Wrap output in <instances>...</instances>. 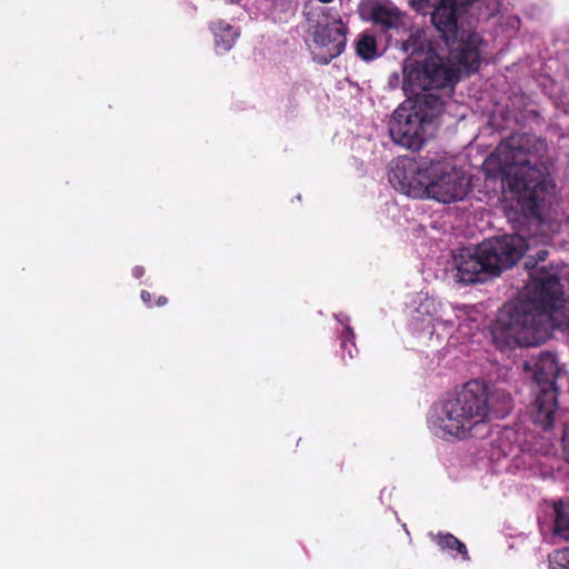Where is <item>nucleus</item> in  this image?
Here are the masks:
<instances>
[{
    "instance_id": "nucleus-1",
    "label": "nucleus",
    "mask_w": 569,
    "mask_h": 569,
    "mask_svg": "<svg viewBox=\"0 0 569 569\" xmlns=\"http://www.w3.org/2000/svg\"><path fill=\"white\" fill-rule=\"evenodd\" d=\"M402 73V90L411 107L393 112L389 133L395 143L415 151L433 136L445 100L452 97L460 81V69L428 46L425 58L406 63Z\"/></svg>"
},
{
    "instance_id": "nucleus-2",
    "label": "nucleus",
    "mask_w": 569,
    "mask_h": 569,
    "mask_svg": "<svg viewBox=\"0 0 569 569\" xmlns=\"http://www.w3.org/2000/svg\"><path fill=\"white\" fill-rule=\"evenodd\" d=\"M547 150L545 139L531 133H517L501 141L491 156L503 181L517 194L522 211L530 218L541 219L556 191L543 160Z\"/></svg>"
},
{
    "instance_id": "nucleus-3",
    "label": "nucleus",
    "mask_w": 569,
    "mask_h": 569,
    "mask_svg": "<svg viewBox=\"0 0 569 569\" xmlns=\"http://www.w3.org/2000/svg\"><path fill=\"white\" fill-rule=\"evenodd\" d=\"M512 408L510 393L471 380L441 402L438 425L445 433L465 439L475 428L507 417Z\"/></svg>"
},
{
    "instance_id": "nucleus-4",
    "label": "nucleus",
    "mask_w": 569,
    "mask_h": 569,
    "mask_svg": "<svg viewBox=\"0 0 569 569\" xmlns=\"http://www.w3.org/2000/svg\"><path fill=\"white\" fill-rule=\"evenodd\" d=\"M526 249V239L519 234L493 237L475 248H460L453 254L456 277L465 284L483 283L515 266Z\"/></svg>"
},
{
    "instance_id": "nucleus-5",
    "label": "nucleus",
    "mask_w": 569,
    "mask_h": 569,
    "mask_svg": "<svg viewBox=\"0 0 569 569\" xmlns=\"http://www.w3.org/2000/svg\"><path fill=\"white\" fill-rule=\"evenodd\" d=\"M525 370L532 371L537 385V396L531 405V421L543 430L552 428L558 408V388L556 380L560 373L557 359L551 352H541L532 363L527 361Z\"/></svg>"
},
{
    "instance_id": "nucleus-6",
    "label": "nucleus",
    "mask_w": 569,
    "mask_h": 569,
    "mask_svg": "<svg viewBox=\"0 0 569 569\" xmlns=\"http://www.w3.org/2000/svg\"><path fill=\"white\" fill-rule=\"evenodd\" d=\"M418 174L426 181H419L427 198L442 203H451L462 200L469 184L462 171L442 161H430V164L418 167Z\"/></svg>"
},
{
    "instance_id": "nucleus-7",
    "label": "nucleus",
    "mask_w": 569,
    "mask_h": 569,
    "mask_svg": "<svg viewBox=\"0 0 569 569\" xmlns=\"http://www.w3.org/2000/svg\"><path fill=\"white\" fill-rule=\"evenodd\" d=\"M479 21L465 14L462 19L457 21L453 34L439 32L448 47L450 59L456 61L468 74L480 69L482 48L486 46V41L478 32L465 30L463 24L472 26Z\"/></svg>"
},
{
    "instance_id": "nucleus-8",
    "label": "nucleus",
    "mask_w": 569,
    "mask_h": 569,
    "mask_svg": "<svg viewBox=\"0 0 569 569\" xmlns=\"http://www.w3.org/2000/svg\"><path fill=\"white\" fill-rule=\"evenodd\" d=\"M348 28L339 18L333 23L319 24L312 32V39L317 47L326 50V56L319 58V62L328 64L339 57L347 44Z\"/></svg>"
},
{
    "instance_id": "nucleus-9",
    "label": "nucleus",
    "mask_w": 569,
    "mask_h": 569,
    "mask_svg": "<svg viewBox=\"0 0 569 569\" xmlns=\"http://www.w3.org/2000/svg\"><path fill=\"white\" fill-rule=\"evenodd\" d=\"M210 29L214 36L216 52L219 54L228 52L240 36L238 28L223 20L211 22Z\"/></svg>"
},
{
    "instance_id": "nucleus-10",
    "label": "nucleus",
    "mask_w": 569,
    "mask_h": 569,
    "mask_svg": "<svg viewBox=\"0 0 569 569\" xmlns=\"http://www.w3.org/2000/svg\"><path fill=\"white\" fill-rule=\"evenodd\" d=\"M371 20L385 29L398 28L401 23V12L391 3H376L371 8Z\"/></svg>"
},
{
    "instance_id": "nucleus-11",
    "label": "nucleus",
    "mask_w": 569,
    "mask_h": 569,
    "mask_svg": "<svg viewBox=\"0 0 569 569\" xmlns=\"http://www.w3.org/2000/svg\"><path fill=\"white\" fill-rule=\"evenodd\" d=\"M432 540L437 543V546L442 551H453L461 556V558L466 561L470 560L467 546L455 537L450 532H438L437 535L430 533Z\"/></svg>"
},
{
    "instance_id": "nucleus-12",
    "label": "nucleus",
    "mask_w": 569,
    "mask_h": 569,
    "mask_svg": "<svg viewBox=\"0 0 569 569\" xmlns=\"http://www.w3.org/2000/svg\"><path fill=\"white\" fill-rule=\"evenodd\" d=\"M556 518L553 533L569 540V503L558 501L553 505Z\"/></svg>"
},
{
    "instance_id": "nucleus-13",
    "label": "nucleus",
    "mask_w": 569,
    "mask_h": 569,
    "mask_svg": "<svg viewBox=\"0 0 569 569\" xmlns=\"http://www.w3.org/2000/svg\"><path fill=\"white\" fill-rule=\"evenodd\" d=\"M356 53L365 61L373 60L378 57L377 40L373 34L361 33L355 43Z\"/></svg>"
},
{
    "instance_id": "nucleus-14",
    "label": "nucleus",
    "mask_w": 569,
    "mask_h": 569,
    "mask_svg": "<svg viewBox=\"0 0 569 569\" xmlns=\"http://www.w3.org/2000/svg\"><path fill=\"white\" fill-rule=\"evenodd\" d=\"M549 569H569V547L549 556Z\"/></svg>"
},
{
    "instance_id": "nucleus-15",
    "label": "nucleus",
    "mask_w": 569,
    "mask_h": 569,
    "mask_svg": "<svg viewBox=\"0 0 569 569\" xmlns=\"http://www.w3.org/2000/svg\"><path fill=\"white\" fill-rule=\"evenodd\" d=\"M341 342L340 346L343 350H347L350 358H353L352 349L348 347L350 345L356 351V345H355V332L351 327H346L341 333Z\"/></svg>"
},
{
    "instance_id": "nucleus-16",
    "label": "nucleus",
    "mask_w": 569,
    "mask_h": 569,
    "mask_svg": "<svg viewBox=\"0 0 569 569\" xmlns=\"http://www.w3.org/2000/svg\"><path fill=\"white\" fill-rule=\"evenodd\" d=\"M419 36L411 34L409 39L403 43V50L410 52L411 56L423 49V43H419Z\"/></svg>"
},
{
    "instance_id": "nucleus-17",
    "label": "nucleus",
    "mask_w": 569,
    "mask_h": 569,
    "mask_svg": "<svg viewBox=\"0 0 569 569\" xmlns=\"http://www.w3.org/2000/svg\"><path fill=\"white\" fill-rule=\"evenodd\" d=\"M562 451L566 462L569 465V428L565 429L562 435Z\"/></svg>"
},
{
    "instance_id": "nucleus-18",
    "label": "nucleus",
    "mask_w": 569,
    "mask_h": 569,
    "mask_svg": "<svg viewBox=\"0 0 569 569\" xmlns=\"http://www.w3.org/2000/svg\"><path fill=\"white\" fill-rule=\"evenodd\" d=\"M140 297H141V300L143 301V303L149 307V308H152L153 307V302H152V295L147 291V290H141V293H140Z\"/></svg>"
},
{
    "instance_id": "nucleus-19",
    "label": "nucleus",
    "mask_w": 569,
    "mask_h": 569,
    "mask_svg": "<svg viewBox=\"0 0 569 569\" xmlns=\"http://www.w3.org/2000/svg\"><path fill=\"white\" fill-rule=\"evenodd\" d=\"M549 256L547 250H539L533 257L538 260V263L545 262Z\"/></svg>"
},
{
    "instance_id": "nucleus-20",
    "label": "nucleus",
    "mask_w": 569,
    "mask_h": 569,
    "mask_svg": "<svg viewBox=\"0 0 569 569\" xmlns=\"http://www.w3.org/2000/svg\"><path fill=\"white\" fill-rule=\"evenodd\" d=\"M132 274L139 279L144 274V269L140 266H137L132 269Z\"/></svg>"
},
{
    "instance_id": "nucleus-21",
    "label": "nucleus",
    "mask_w": 569,
    "mask_h": 569,
    "mask_svg": "<svg viewBox=\"0 0 569 569\" xmlns=\"http://www.w3.org/2000/svg\"><path fill=\"white\" fill-rule=\"evenodd\" d=\"M400 186H401V189L405 190V189H410L411 186H412V181H410L406 176L403 177V180L400 181Z\"/></svg>"
},
{
    "instance_id": "nucleus-22",
    "label": "nucleus",
    "mask_w": 569,
    "mask_h": 569,
    "mask_svg": "<svg viewBox=\"0 0 569 569\" xmlns=\"http://www.w3.org/2000/svg\"><path fill=\"white\" fill-rule=\"evenodd\" d=\"M167 302H168V299L164 296H160V297H158V299L156 300L153 306L162 307V306L167 305Z\"/></svg>"
},
{
    "instance_id": "nucleus-23",
    "label": "nucleus",
    "mask_w": 569,
    "mask_h": 569,
    "mask_svg": "<svg viewBox=\"0 0 569 569\" xmlns=\"http://www.w3.org/2000/svg\"><path fill=\"white\" fill-rule=\"evenodd\" d=\"M318 1H319V2H321V3H330V2H332L333 0H318Z\"/></svg>"
},
{
    "instance_id": "nucleus-24",
    "label": "nucleus",
    "mask_w": 569,
    "mask_h": 569,
    "mask_svg": "<svg viewBox=\"0 0 569 569\" xmlns=\"http://www.w3.org/2000/svg\"><path fill=\"white\" fill-rule=\"evenodd\" d=\"M399 171H400V169L397 167V168H396V170L393 171V174H395L396 177H398V172H399Z\"/></svg>"
},
{
    "instance_id": "nucleus-25",
    "label": "nucleus",
    "mask_w": 569,
    "mask_h": 569,
    "mask_svg": "<svg viewBox=\"0 0 569 569\" xmlns=\"http://www.w3.org/2000/svg\"><path fill=\"white\" fill-rule=\"evenodd\" d=\"M321 11H322V14H327L328 9H321Z\"/></svg>"
}]
</instances>
